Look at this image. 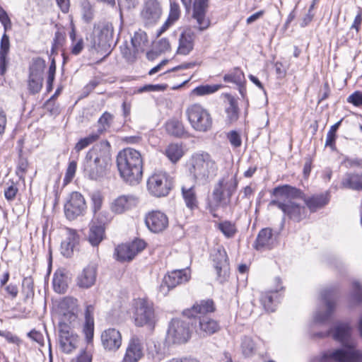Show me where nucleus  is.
<instances>
[{
	"label": "nucleus",
	"instance_id": "54",
	"mask_svg": "<svg viewBox=\"0 0 362 362\" xmlns=\"http://www.w3.org/2000/svg\"><path fill=\"white\" fill-rule=\"evenodd\" d=\"M132 45L134 49V52H137L139 49L147 42V35L144 31H139L134 33L132 37Z\"/></svg>",
	"mask_w": 362,
	"mask_h": 362
},
{
	"label": "nucleus",
	"instance_id": "50",
	"mask_svg": "<svg viewBox=\"0 0 362 362\" xmlns=\"http://www.w3.org/2000/svg\"><path fill=\"white\" fill-rule=\"evenodd\" d=\"M43 76H33L29 75L28 77V90L30 94H36L39 93L42 87Z\"/></svg>",
	"mask_w": 362,
	"mask_h": 362
},
{
	"label": "nucleus",
	"instance_id": "52",
	"mask_svg": "<svg viewBox=\"0 0 362 362\" xmlns=\"http://www.w3.org/2000/svg\"><path fill=\"white\" fill-rule=\"evenodd\" d=\"M98 136L95 134L93 132L89 134L88 136L81 139L75 145L74 150L78 153L83 149L88 147L89 145L95 142L98 139Z\"/></svg>",
	"mask_w": 362,
	"mask_h": 362
},
{
	"label": "nucleus",
	"instance_id": "18",
	"mask_svg": "<svg viewBox=\"0 0 362 362\" xmlns=\"http://www.w3.org/2000/svg\"><path fill=\"white\" fill-rule=\"evenodd\" d=\"M103 348L109 351H117L122 345V337L120 332L115 328L104 330L100 336Z\"/></svg>",
	"mask_w": 362,
	"mask_h": 362
},
{
	"label": "nucleus",
	"instance_id": "7",
	"mask_svg": "<svg viewBox=\"0 0 362 362\" xmlns=\"http://www.w3.org/2000/svg\"><path fill=\"white\" fill-rule=\"evenodd\" d=\"M193 325L192 320L173 319L167 332V340L172 344L186 343L191 337L189 325Z\"/></svg>",
	"mask_w": 362,
	"mask_h": 362
},
{
	"label": "nucleus",
	"instance_id": "43",
	"mask_svg": "<svg viewBox=\"0 0 362 362\" xmlns=\"http://www.w3.org/2000/svg\"><path fill=\"white\" fill-rule=\"evenodd\" d=\"M114 116L108 112H105L99 118L98 121V128L96 132H93L98 136L105 132L112 125Z\"/></svg>",
	"mask_w": 362,
	"mask_h": 362
},
{
	"label": "nucleus",
	"instance_id": "6",
	"mask_svg": "<svg viewBox=\"0 0 362 362\" xmlns=\"http://www.w3.org/2000/svg\"><path fill=\"white\" fill-rule=\"evenodd\" d=\"M172 187L173 178L164 171L154 172L147 180V189L156 197L167 196Z\"/></svg>",
	"mask_w": 362,
	"mask_h": 362
},
{
	"label": "nucleus",
	"instance_id": "27",
	"mask_svg": "<svg viewBox=\"0 0 362 362\" xmlns=\"http://www.w3.org/2000/svg\"><path fill=\"white\" fill-rule=\"evenodd\" d=\"M109 167V165L102 163L98 164L84 161L83 172L90 180H98L107 175Z\"/></svg>",
	"mask_w": 362,
	"mask_h": 362
},
{
	"label": "nucleus",
	"instance_id": "35",
	"mask_svg": "<svg viewBox=\"0 0 362 362\" xmlns=\"http://www.w3.org/2000/svg\"><path fill=\"white\" fill-rule=\"evenodd\" d=\"M341 184L344 188L362 191V173H346Z\"/></svg>",
	"mask_w": 362,
	"mask_h": 362
},
{
	"label": "nucleus",
	"instance_id": "57",
	"mask_svg": "<svg viewBox=\"0 0 362 362\" xmlns=\"http://www.w3.org/2000/svg\"><path fill=\"white\" fill-rule=\"evenodd\" d=\"M117 1L121 17L122 16V11L123 9L130 11L133 8H135L139 4L138 0H117Z\"/></svg>",
	"mask_w": 362,
	"mask_h": 362
},
{
	"label": "nucleus",
	"instance_id": "2",
	"mask_svg": "<svg viewBox=\"0 0 362 362\" xmlns=\"http://www.w3.org/2000/svg\"><path fill=\"white\" fill-rule=\"evenodd\" d=\"M218 170L216 162L207 153H197L190 160L189 171L194 180L203 184L216 175Z\"/></svg>",
	"mask_w": 362,
	"mask_h": 362
},
{
	"label": "nucleus",
	"instance_id": "34",
	"mask_svg": "<svg viewBox=\"0 0 362 362\" xmlns=\"http://www.w3.org/2000/svg\"><path fill=\"white\" fill-rule=\"evenodd\" d=\"M180 16V6L175 1H170V12L167 20L158 30L157 35L159 36L166 31Z\"/></svg>",
	"mask_w": 362,
	"mask_h": 362
},
{
	"label": "nucleus",
	"instance_id": "13",
	"mask_svg": "<svg viewBox=\"0 0 362 362\" xmlns=\"http://www.w3.org/2000/svg\"><path fill=\"white\" fill-rule=\"evenodd\" d=\"M216 310V306L212 299L202 300L197 302L191 308L183 311V317L192 320L197 328V319L199 315H208L209 313H214Z\"/></svg>",
	"mask_w": 362,
	"mask_h": 362
},
{
	"label": "nucleus",
	"instance_id": "8",
	"mask_svg": "<svg viewBox=\"0 0 362 362\" xmlns=\"http://www.w3.org/2000/svg\"><path fill=\"white\" fill-rule=\"evenodd\" d=\"M320 296L325 303L326 310L325 312L317 311L314 319L315 322L322 323L328 320L334 311L336 301L338 298V291L337 288H327L322 291Z\"/></svg>",
	"mask_w": 362,
	"mask_h": 362
},
{
	"label": "nucleus",
	"instance_id": "64",
	"mask_svg": "<svg viewBox=\"0 0 362 362\" xmlns=\"http://www.w3.org/2000/svg\"><path fill=\"white\" fill-rule=\"evenodd\" d=\"M18 188L13 185H11L4 189V197L8 201H13L18 192Z\"/></svg>",
	"mask_w": 362,
	"mask_h": 362
},
{
	"label": "nucleus",
	"instance_id": "24",
	"mask_svg": "<svg viewBox=\"0 0 362 362\" xmlns=\"http://www.w3.org/2000/svg\"><path fill=\"white\" fill-rule=\"evenodd\" d=\"M195 33L190 28H186L180 35L177 53L182 55L189 54L194 49Z\"/></svg>",
	"mask_w": 362,
	"mask_h": 362
},
{
	"label": "nucleus",
	"instance_id": "15",
	"mask_svg": "<svg viewBox=\"0 0 362 362\" xmlns=\"http://www.w3.org/2000/svg\"><path fill=\"white\" fill-rule=\"evenodd\" d=\"M189 279V273L187 269L174 270L165 276L163 284L160 286V291L165 294L170 289L177 285L185 283Z\"/></svg>",
	"mask_w": 362,
	"mask_h": 362
},
{
	"label": "nucleus",
	"instance_id": "49",
	"mask_svg": "<svg viewBox=\"0 0 362 362\" xmlns=\"http://www.w3.org/2000/svg\"><path fill=\"white\" fill-rule=\"evenodd\" d=\"M218 228L227 238H232L237 233L235 223L229 221H224L218 224Z\"/></svg>",
	"mask_w": 362,
	"mask_h": 362
},
{
	"label": "nucleus",
	"instance_id": "53",
	"mask_svg": "<svg viewBox=\"0 0 362 362\" xmlns=\"http://www.w3.org/2000/svg\"><path fill=\"white\" fill-rule=\"evenodd\" d=\"M342 119L332 125L327 134L325 146L334 149L335 147L336 133L341 125Z\"/></svg>",
	"mask_w": 362,
	"mask_h": 362
},
{
	"label": "nucleus",
	"instance_id": "11",
	"mask_svg": "<svg viewBox=\"0 0 362 362\" xmlns=\"http://www.w3.org/2000/svg\"><path fill=\"white\" fill-rule=\"evenodd\" d=\"M146 247V243L136 239L132 243L118 245L115 250L116 259L120 262L131 261Z\"/></svg>",
	"mask_w": 362,
	"mask_h": 362
},
{
	"label": "nucleus",
	"instance_id": "47",
	"mask_svg": "<svg viewBox=\"0 0 362 362\" xmlns=\"http://www.w3.org/2000/svg\"><path fill=\"white\" fill-rule=\"evenodd\" d=\"M77 338L73 335L59 339V345L63 352L70 354L77 347Z\"/></svg>",
	"mask_w": 362,
	"mask_h": 362
},
{
	"label": "nucleus",
	"instance_id": "4",
	"mask_svg": "<svg viewBox=\"0 0 362 362\" xmlns=\"http://www.w3.org/2000/svg\"><path fill=\"white\" fill-rule=\"evenodd\" d=\"M186 115L192 127L196 131H209L213 123L209 112L199 104H193L186 110Z\"/></svg>",
	"mask_w": 362,
	"mask_h": 362
},
{
	"label": "nucleus",
	"instance_id": "29",
	"mask_svg": "<svg viewBox=\"0 0 362 362\" xmlns=\"http://www.w3.org/2000/svg\"><path fill=\"white\" fill-rule=\"evenodd\" d=\"M137 204V199L132 195H122L115 199L111 204V210L115 214H122L131 209Z\"/></svg>",
	"mask_w": 362,
	"mask_h": 362
},
{
	"label": "nucleus",
	"instance_id": "36",
	"mask_svg": "<svg viewBox=\"0 0 362 362\" xmlns=\"http://www.w3.org/2000/svg\"><path fill=\"white\" fill-rule=\"evenodd\" d=\"M105 228L93 222L90 223L88 242L93 246H98L105 238Z\"/></svg>",
	"mask_w": 362,
	"mask_h": 362
},
{
	"label": "nucleus",
	"instance_id": "44",
	"mask_svg": "<svg viewBox=\"0 0 362 362\" xmlns=\"http://www.w3.org/2000/svg\"><path fill=\"white\" fill-rule=\"evenodd\" d=\"M165 154L173 162H177L183 156L184 151L182 146L178 144H170L165 150Z\"/></svg>",
	"mask_w": 362,
	"mask_h": 362
},
{
	"label": "nucleus",
	"instance_id": "48",
	"mask_svg": "<svg viewBox=\"0 0 362 362\" xmlns=\"http://www.w3.org/2000/svg\"><path fill=\"white\" fill-rule=\"evenodd\" d=\"M112 218V216L107 211H97L94 213V218L91 222L105 228L106 225L111 221Z\"/></svg>",
	"mask_w": 362,
	"mask_h": 362
},
{
	"label": "nucleus",
	"instance_id": "46",
	"mask_svg": "<svg viewBox=\"0 0 362 362\" xmlns=\"http://www.w3.org/2000/svg\"><path fill=\"white\" fill-rule=\"evenodd\" d=\"M22 293L24 296V301H28L33 298L34 281L31 276H27L23 279Z\"/></svg>",
	"mask_w": 362,
	"mask_h": 362
},
{
	"label": "nucleus",
	"instance_id": "19",
	"mask_svg": "<svg viewBox=\"0 0 362 362\" xmlns=\"http://www.w3.org/2000/svg\"><path fill=\"white\" fill-rule=\"evenodd\" d=\"M318 335L320 337L332 335V338L339 341L343 347L346 344H350L351 338V327L347 323L339 322L333 328L329 329L326 333H320Z\"/></svg>",
	"mask_w": 362,
	"mask_h": 362
},
{
	"label": "nucleus",
	"instance_id": "63",
	"mask_svg": "<svg viewBox=\"0 0 362 362\" xmlns=\"http://www.w3.org/2000/svg\"><path fill=\"white\" fill-rule=\"evenodd\" d=\"M228 139L234 147H239L241 146L242 141L240 134L236 131H231L228 134Z\"/></svg>",
	"mask_w": 362,
	"mask_h": 362
},
{
	"label": "nucleus",
	"instance_id": "5",
	"mask_svg": "<svg viewBox=\"0 0 362 362\" xmlns=\"http://www.w3.org/2000/svg\"><path fill=\"white\" fill-rule=\"evenodd\" d=\"M238 180L235 176L223 177L214 185L212 198L216 206H226L230 202V199L238 187Z\"/></svg>",
	"mask_w": 362,
	"mask_h": 362
},
{
	"label": "nucleus",
	"instance_id": "62",
	"mask_svg": "<svg viewBox=\"0 0 362 362\" xmlns=\"http://www.w3.org/2000/svg\"><path fill=\"white\" fill-rule=\"evenodd\" d=\"M76 168L77 163L76 160H72L69 163L65 175V181L69 182L74 178L76 173Z\"/></svg>",
	"mask_w": 362,
	"mask_h": 362
},
{
	"label": "nucleus",
	"instance_id": "42",
	"mask_svg": "<svg viewBox=\"0 0 362 362\" xmlns=\"http://www.w3.org/2000/svg\"><path fill=\"white\" fill-rule=\"evenodd\" d=\"M77 300L72 297H66L63 299L60 303L62 308H67V313H64V317L68 318V321L71 323L77 318L76 315L73 313L74 308L76 306Z\"/></svg>",
	"mask_w": 362,
	"mask_h": 362
},
{
	"label": "nucleus",
	"instance_id": "16",
	"mask_svg": "<svg viewBox=\"0 0 362 362\" xmlns=\"http://www.w3.org/2000/svg\"><path fill=\"white\" fill-rule=\"evenodd\" d=\"M163 13L162 6L157 0H148L144 5L141 17L146 25L156 24Z\"/></svg>",
	"mask_w": 362,
	"mask_h": 362
},
{
	"label": "nucleus",
	"instance_id": "33",
	"mask_svg": "<svg viewBox=\"0 0 362 362\" xmlns=\"http://www.w3.org/2000/svg\"><path fill=\"white\" fill-rule=\"evenodd\" d=\"M304 202L310 212H315L327 205L329 201L328 194H315L310 197H303Z\"/></svg>",
	"mask_w": 362,
	"mask_h": 362
},
{
	"label": "nucleus",
	"instance_id": "23",
	"mask_svg": "<svg viewBox=\"0 0 362 362\" xmlns=\"http://www.w3.org/2000/svg\"><path fill=\"white\" fill-rule=\"evenodd\" d=\"M213 265L219 278L226 279L229 273L228 255L225 250H217L212 254Z\"/></svg>",
	"mask_w": 362,
	"mask_h": 362
},
{
	"label": "nucleus",
	"instance_id": "55",
	"mask_svg": "<svg viewBox=\"0 0 362 362\" xmlns=\"http://www.w3.org/2000/svg\"><path fill=\"white\" fill-rule=\"evenodd\" d=\"M220 88V85H203L195 88L193 90V93L197 95H205L215 93Z\"/></svg>",
	"mask_w": 362,
	"mask_h": 362
},
{
	"label": "nucleus",
	"instance_id": "51",
	"mask_svg": "<svg viewBox=\"0 0 362 362\" xmlns=\"http://www.w3.org/2000/svg\"><path fill=\"white\" fill-rule=\"evenodd\" d=\"M223 80L227 83H234L235 84H240L245 80L243 72L238 68L233 70V72L226 74L223 76Z\"/></svg>",
	"mask_w": 362,
	"mask_h": 362
},
{
	"label": "nucleus",
	"instance_id": "45",
	"mask_svg": "<svg viewBox=\"0 0 362 362\" xmlns=\"http://www.w3.org/2000/svg\"><path fill=\"white\" fill-rule=\"evenodd\" d=\"M45 66L46 62L43 59L40 57L33 58L29 67V75L42 76Z\"/></svg>",
	"mask_w": 362,
	"mask_h": 362
},
{
	"label": "nucleus",
	"instance_id": "30",
	"mask_svg": "<svg viewBox=\"0 0 362 362\" xmlns=\"http://www.w3.org/2000/svg\"><path fill=\"white\" fill-rule=\"evenodd\" d=\"M197 323H198L199 334L204 335H211L220 329V325L218 322L211 318L209 315H199L197 319Z\"/></svg>",
	"mask_w": 362,
	"mask_h": 362
},
{
	"label": "nucleus",
	"instance_id": "26",
	"mask_svg": "<svg viewBox=\"0 0 362 362\" xmlns=\"http://www.w3.org/2000/svg\"><path fill=\"white\" fill-rule=\"evenodd\" d=\"M87 153L90 157H98L100 163L110 165L111 146L107 140L95 144Z\"/></svg>",
	"mask_w": 362,
	"mask_h": 362
},
{
	"label": "nucleus",
	"instance_id": "41",
	"mask_svg": "<svg viewBox=\"0 0 362 362\" xmlns=\"http://www.w3.org/2000/svg\"><path fill=\"white\" fill-rule=\"evenodd\" d=\"M349 300L354 305H358L362 303V282L358 280H354L351 282Z\"/></svg>",
	"mask_w": 362,
	"mask_h": 362
},
{
	"label": "nucleus",
	"instance_id": "56",
	"mask_svg": "<svg viewBox=\"0 0 362 362\" xmlns=\"http://www.w3.org/2000/svg\"><path fill=\"white\" fill-rule=\"evenodd\" d=\"M243 353L245 356L252 355L255 349V344L253 340L247 337H245L242 341Z\"/></svg>",
	"mask_w": 362,
	"mask_h": 362
},
{
	"label": "nucleus",
	"instance_id": "21",
	"mask_svg": "<svg viewBox=\"0 0 362 362\" xmlns=\"http://www.w3.org/2000/svg\"><path fill=\"white\" fill-rule=\"evenodd\" d=\"M99 33L95 39V45L107 49H110L113 42L114 28L111 23L105 22L98 26Z\"/></svg>",
	"mask_w": 362,
	"mask_h": 362
},
{
	"label": "nucleus",
	"instance_id": "3",
	"mask_svg": "<svg viewBox=\"0 0 362 362\" xmlns=\"http://www.w3.org/2000/svg\"><path fill=\"white\" fill-rule=\"evenodd\" d=\"M185 10L189 12L192 8V13L190 21L194 28L202 32L206 30L211 25L210 19L206 16L209 7V0H181Z\"/></svg>",
	"mask_w": 362,
	"mask_h": 362
},
{
	"label": "nucleus",
	"instance_id": "40",
	"mask_svg": "<svg viewBox=\"0 0 362 362\" xmlns=\"http://www.w3.org/2000/svg\"><path fill=\"white\" fill-rule=\"evenodd\" d=\"M278 296L277 291H269L261 294L260 302L265 310L267 312H274L276 310L274 298Z\"/></svg>",
	"mask_w": 362,
	"mask_h": 362
},
{
	"label": "nucleus",
	"instance_id": "20",
	"mask_svg": "<svg viewBox=\"0 0 362 362\" xmlns=\"http://www.w3.org/2000/svg\"><path fill=\"white\" fill-rule=\"evenodd\" d=\"M276 244V239L274 236L272 229L264 228L259 231L253 247L258 251L269 250L274 248Z\"/></svg>",
	"mask_w": 362,
	"mask_h": 362
},
{
	"label": "nucleus",
	"instance_id": "1",
	"mask_svg": "<svg viewBox=\"0 0 362 362\" xmlns=\"http://www.w3.org/2000/svg\"><path fill=\"white\" fill-rule=\"evenodd\" d=\"M117 166L121 177L131 185H137L143 176V159L139 151L126 148L117 156Z\"/></svg>",
	"mask_w": 362,
	"mask_h": 362
},
{
	"label": "nucleus",
	"instance_id": "60",
	"mask_svg": "<svg viewBox=\"0 0 362 362\" xmlns=\"http://www.w3.org/2000/svg\"><path fill=\"white\" fill-rule=\"evenodd\" d=\"M53 287L56 292L63 293L66 290V284L61 277H56V273L53 278Z\"/></svg>",
	"mask_w": 362,
	"mask_h": 362
},
{
	"label": "nucleus",
	"instance_id": "39",
	"mask_svg": "<svg viewBox=\"0 0 362 362\" xmlns=\"http://www.w3.org/2000/svg\"><path fill=\"white\" fill-rule=\"evenodd\" d=\"M228 100V106L226 107V121L228 123H233L239 118V108L237 100L228 95H227Z\"/></svg>",
	"mask_w": 362,
	"mask_h": 362
},
{
	"label": "nucleus",
	"instance_id": "14",
	"mask_svg": "<svg viewBox=\"0 0 362 362\" xmlns=\"http://www.w3.org/2000/svg\"><path fill=\"white\" fill-rule=\"evenodd\" d=\"M329 358L338 362H362V351L356 349L354 343L333 351Z\"/></svg>",
	"mask_w": 362,
	"mask_h": 362
},
{
	"label": "nucleus",
	"instance_id": "9",
	"mask_svg": "<svg viewBox=\"0 0 362 362\" xmlns=\"http://www.w3.org/2000/svg\"><path fill=\"white\" fill-rule=\"evenodd\" d=\"M269 206H276L281 209L285 216L289 219L300 222L307 216V210L305 206H301L293 201H281L279 199H273L269 202Z\"/></svg>",
	"mask_w": 362,
	"mask_h": 362
},
{
	"label": "nucleus",
	"instance_id": "22",
	"mask_svg": "<svg viewBox=\"0 0 362 362\" xmlns=\"http://www.w3.org/2000/svg\"><path fill=\"white\" fill-rule=\"evenodd\" d=\"M144 356V346L141 341L132 337L128 343L122 362H138Z\"/></svg>",
	"mask_w": 362,
	"mask_h": 362
},
{
	"label": "nucleus",
	"instance_id": "37",
	"mask_svg": "<svg viewBox=\"0 0 362 362\" xmlns=\"http://www.w3.org/2000/svg\"><path fill=\"white\" fill-rule=\"evenodd\" d=\"M165 130L168 134L177 138H181L187 134L182 122L175 118L166 122Z\"/></svg>",
	"mask_w": 362,
	"mask_h": 362
},
{
	"label": "nucleus",
	"instance_id": "31",
	"mask_svg": "<svg viewBox=\"0 0 362 362\" xmlns=\"http://www.w3.org/2000/svg\"><path fill=\"white\" fill-rule=\"evenodd\" d=\"M78 236L74 230L68 229L66 238L61 243V253L65 257H71L78 244Z\"/></svg>",
	"mask_w": 362,
	"mask_h": 362
},
{
	"label": "nucleus",
	"instance_id": "58",
	"mask_svg": "<svg viewBox=\"0 0 362 362\" xmlns=\"http://www.w3.org/2000/svg\"><path fill=\"white\" fill-rule=\"evenodd\" d=\"M82 16L83 19L86 23L90 22L93 18V9L88 2L82 5Z\"/></svg>",
	"mask_w": 362,
	"mask_h": 362
},
{
	"label": "nucleus",
	"instance_id": "28",
	"mask_svg": "<svg viewBox=\"0 0 362 362\" xmlns=\"http://www.w3.org/2000/svg\"><path fill=\"white\" fill-rule=\"evenodd\" d=\"M272 194L279 199L285 198L284 201H288L293 199H303L305 197L304 193L295 187L288 185H284L275 187L272 191Z\"/></svg>",
	"mask_w": 362,
	"mask_h": 362
},
{
	"label": "nucleus",
	"instance_id": "38",
	"mask_svg": "<svg viewBox=\"0 0 362 362\" xmlns=\"http://www.w3.org/2000/svg\"><path fill=\"white\" fill-rule=\"evenodd\" d=\"M182 197L187 208L193 210L198 207L197 194L194 186L181 187Z\"/></svg>",
	"mask_w": 362,
	"mask_h": 362
},
{
	"label": "nucleus",
	"instance_id": "61",
	"mask_svg": "<svg viewBox=\"0 0 362 362\" xmlns=\"http://www.w3.org/2000/svg\"><path fill=\"white\" fill-rule=\"evenodd\" d=\"M93 210L94 213L98 211L103 204V197L99 192H94L91 196Z\"/></svg>",
	"mask_w": 362,
	"mask_h": 362
},
{
	"label": "nucleus",
	"instance_id": "59",
	"mask_svg": "<svg viewBox=\"0 0 362 362\" xmlns=\"http://www.w3.org/2000/svg\"><path fill=\"white\" fill-rule=\"evenodd\" d=\"M346 100L356 107H362V91L356 90L354 92L347 98Z\"/></svg>",
	"mask_w": 362,
	"mask_h": 362
},
{
	"label": "nucleus",
	"instance_id": "17",
	"mask_svg": "<svg viewBox=\"0 0 362 362\" xmlns=\"http://www.w3.org/2000/svg\"><path fill=\"white\" fill-rule=\"evenodd\" d=\"M145 223L151 232L158 233L168 228L169 221L165 214L160 211H153L146 216Z\"/></svg>",
	"mask_w": 362,
	"mask_h": 362
},
{
	"label": "nucleus",
	"instance_id": "25",
	"mask_svg": "<svg viewBox=\"0 0 362 362\" xmlns=\"http://www.w3.org/2000/svg\"><path fill=\"white\" fill-rule=\"evenodd\" d=\"M97 276V266L94 263L88 264L78 274L76 279L80 288H88L94 285Z\"/></svg>",
	"mask_w": 362,
	"mask_h": 362
},
{
	"label": "nucleus",
	"instance_id": "32",
	"mask_svg": "<svg viewBox=\"0 0 362 362\" xmlns=\"http://www.w3.org/2000/svg\"><path fill=\"white\" fill-rule=\"evenodd\" d=\"M94 307L92 305H88L85 310V322L83 325V332L85 334L86 341L90 343L93 341L94 336Z\"/></svg>",
	"mask_w": 362,
	"mask_h": 362
},
{
	"label": "nucleus",
	"instance_id": "10",
	"mask_svg": "<svg viewBox=\"0 0 362 362\" xmlns=\"http://www.w3.org/2000/svg\"><path fill=\"white\" fill-rule=\"evenodd\" d=\"M134 321L136 326L148 325L153 328L155 325L156 320L152 304L145 299H139L136 302Z\"/></svg>",
	"mask_w": 362,
	"mask_h": 362
},
{
	"label": "nucleus",
	"instance_id": "12",
	"mask_svg": "<svg viewBox=\"0 0 362 362\" xmlns=\"http://www.w3.org/2000/svg\"><path fill=\"white\" fill-rule=\"evenodd\" d=\"M86 209V204L83 195L78 192H73L69 199L64 204V213L69 220H74L83 215Z\"/></svg>",
	"mask_w": 362,
	"mask_h": 362
}]
</instances>
